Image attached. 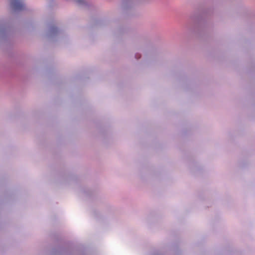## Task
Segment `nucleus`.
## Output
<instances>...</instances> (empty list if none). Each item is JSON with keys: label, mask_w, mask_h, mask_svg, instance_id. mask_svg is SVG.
<instances>
[{"label": "nucleus", "mask_w": 255, "mask_h": 255, "mask_svg": "<svg viewBox=\"0 0 255 255\" xmlns=\"http://www.w3.org/2000/svg\"><path fill=\"white\" fill-rule=\"evenodd\" d=\"M77 2L82 3L83 1V0H76Z\"/></svg>", "instance_id": "obj_2"}, {"label": "nucleus", "mask_w": 255, "mask_h": 255, "mask_svg": "<svg viewBox=\"0 0 255 255\" xmlns=\"http://www.w3.org/2000/svg\"><path fill=\"white\" fill-rule=\"evenodd\" d=\"M11 3L15 10H22L24 7V4L21 0H11Z\"/></svg>", "instance_id": "obj_1"}]
</instances>
